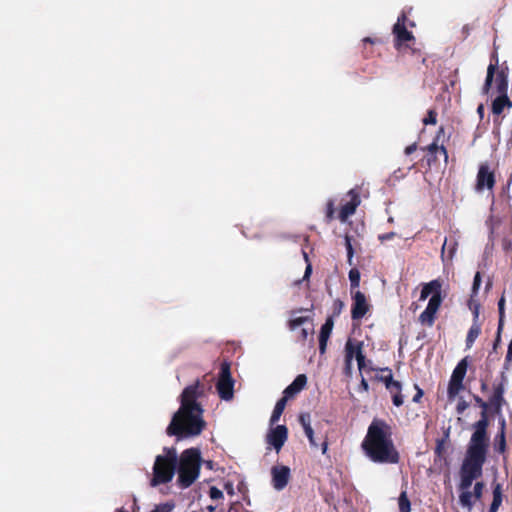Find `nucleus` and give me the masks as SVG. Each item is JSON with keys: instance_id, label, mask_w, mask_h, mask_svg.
Returning a JSON list of instances; mask_svg holds the SVG:
<instances>
[{"instance_id": "72a5a7b5", "label": "nucleus", "mask_w": 512, "mask_h": 512, "mask_svg": "<svg viewBox=\"0 0 512 512\" xmlns=\"http://www.w3.org/2000/svg\"><path fill=\"white\" fill-rule=\"evenodd\" d=\"M308 320V317L304 316L292 317L288 321V327L290 330H296L297 328L301 327L304 323L308 322Z\"/></svg>"}, {"instance_id": "473e14b6", "label": "nucleus", "mask_w": 512, "mask_h": 512, "mask_svg": "<svg viewBox=\"0 0 512 512\" xmlns=\"http://www.w3.org/2000/svg\"><path fill=\"white\" fill-rule=\"evenodd\" d=\"M349 280H350V286H351V292L354 291V289L358 288L360 285V271L357 268H352L349 271Z\"/></svg>"}, {"instance_id": "680f3d73", "label": "nucleus", "mask_w": 512, "mask_h": 512, "mask_svg": "<svg viewBox=\"0 0 512 512\" xmlns=\"http://www.w3.org/2000/svg\"><path fill=\"white\" fill-rule=\"evenodd\" d=\"M206 510H207L208 512H215L216 507H215V506H213V505H208V506L206 507Z\"/></svg>"}, {"instance_id": "4468645a", "label": "nucleus", "mask_w": 512, "mask_h": 512, "mask_svg": "<svg viewBox=\"0 0 512 512\" xmlns=\"http://www.w3.org/2000/svg\"><path fill=\"white\" fill-rule=\"evenodd\" d=\"M444 128L440 127L438 134L443 133ZM439 135H437L436 139L427 147L423 148V150L427 151V154L425 156L426 163L429 167H432L438 162V154H441L444 158V161H448V152L447 149L441 145L439 146L438 141Z\"/></svg>"}, {"instance_id": "5fc2aeb1", "label": "nucleus", "mask_w": 512, "mask_h": 512, "mask_svg": "<svg viewBox=\"0 0 512 512\" xmlns=\"http://www.w3.org/2000/svg\"><path fill=\"white\" fill-rule=\"evenodd\" d=\"M393 236H394V233H393V232H391V233H387V234L380 235V236H379V239H380L381 241H384V240H390V239H392V238H393Z\"/></svg>"}, {"instance_id": "052dcab7", "label": "nucleus", "mask_w": 512, "mask_h": 512, "mask_svg": "<svg viewBox=\"0 0 512 512\" xmlns=\"http://www.w3.org/2000/svg\"><path fill=\"white\" fill-rule=\"evenodd\" d=\"M487 389H488V385H487V383H486V382H484V381H483V382L481 383V391H482V392H485Z\"/></svg>"}, {"instance_id": "a878e982", "label": "nucleus", "mask_w": 512, "mask_h": 512, "mask_svg": "<svg viewBox=\"0 0 512 512\" xmlns=\"http://www.w3.org/2000/svg\"><path fill=\"white\" fill-rule=\"evenodd\" d=\"M481 333V326L479 323H473L468 330L466 337V347L471 348Z\"/></svg>"}, {"instance_id": "a18cd8bd", "label": "nucleus", "mask_w": 512, "mask_h": 512, "mask_svg": "<svg viewBox=\"0 0 512 512\" xmlns=\"http://www.w3.org/2000/svg\"><path fill=\"white\" fill-rule=\"evenodd\" d=\"M311 273H312V265L310 263H308L307 266H306L303 278L299 279V280H296L294 282V285H300L303 281H308Z\"/></svg>"}, {"instance_id": "ea45409f", "label": "nucleus", "mask_w": 512, "mask_h": 512, "mask_svg": "<svg viewBox=\"0 0 512 512\" xmlns=\"http://www.w3.org/2000/svg\"><path fill=\"white\" fill-rule=\"evenodd\" d=\"M484 486L483 482H476L474 484L473 492H471L472 498L474 497L475 500H479L482 497Z\"/></svg>"}, {"instance_id": "412c9836", "label": "nucleus", "mask_w": 512, "mask_h": 512, "mask_svg": "<svg viewBox=\"0 0 512 512\" xmlns=\"http://www.w3.org/2000/svg\"><path fill=\"white\" fill-rule=\"evenodd\" d=\"M386 390L390 393L393 405L400 407L404 403V396L402 394V384L400 381H395Z\"/></svg>"}, {"instance_id": "39448f33", "label": "nucleus", "mask_w": 512, "mask_h": 512, "mask_svg": "<svg viewBox=\"0 0 512 512\" xmlns=\"http://www.w3.org/2000/svg\"><path fill=\"white\" fill-rule=\"evenodd\" d=\"M432 295L425 310L419 315V322L423 325L432 327L436 320L437 312L442 304V281L434 279L424 283L420 293V300L423 301Z\"/></svg>"}, {"instance_id": "bb28decb", "label": "nucleus", "mask_w": 512, "mask_h": 512, "mask_svg": "<svg viewBox=\"0 0 512 512\" xmlns=\"http://www.w3.org/2000/svg\"><path fill=\"white\" fill-rule=\"evenodd\" d=\"M287 401L286 399H284L283 397H281L277 402H276V405L273 409V412H272V415H271V418H270V423L271 424H274L276 422L279 421L285 407H286V404H287Z\"/></svg>"}, {"instance_id": "338daca9", "label": "nucleus", "mask_w": 512, "mask_h": 512, "mask_svg": "<svg viewBox=\"0 0 512 512\" xmlns=\"http://www.w3.org/2000/svg\"><path fill=\"white\" fill-rule=\"evenodd\" d=\"M242 512H250V511L243 509Z\"/></svg>"}, {"instance_id": "4d7b16f0", "label": "nucleus", "mask_w": 512, "mask_h": 512, "mask_svg": "<svg viewBox=\"0 0 512 512\" xmlns=\"http://www.w3.org/2000/svg\"><path fill=\"white\" fill-rule=\"evenodd\" d=\"M327 450H328V442H327V439H325L322 444H321V451H322V454H326L327 453Z\"/></svg>"}, {"instance_id": "f03ea898", "label": "nucleus", "mask_w": 512, "mask_h": 512, "mask_svg": "<svg viewBox=\"0 0 512 512\" xmlns=\"http://www.w3.org/2000/svg\"><path fill=\"white\" fill-rule=\"evenodd\" d=\"M361 447L374 463L397 464L400 461L399 452L392 439V427L385 420L373 419Z\"/></svg>"}, {"instance_id": "3c124183", "label": "nucleus", "mask_w": 512, "mask_h": 512, "mask_svg": "<svg viewBox=\"0 0 512 512\" xmlns=\"http://www.w3.org/2000/svg\"><path fill=\"white\" fill-rule=\"evenodd\" d=\"M470 309L473 312V323H478L479 318V304H475L474 307H472L471 303L469 304Z\"/></svg>"}, {"instance_id": "f257e3e1", "label": "nucleus", "mask_w": 512, "mask_h": 512, "mask_svg": "<svg viewBox=\"0 0 512 512\" xmlns=\"http://www.w3.org/2000/svg\"><path fill=\"white\" fill-rule=\"evenodd\" d=\"M205 391V384L200 380L184 388L180 396V407L166 429L169 436L190 437L201 434L206 423L197 399L203 397Z\"/></svg>"}, {"instance_id": "f3484780", "label": "nucleus", "mask_w": 512, "mask_h": 512, "mask_svg": "<svg viewBox=\"0 0 512 512\" xmlns=\"http://www.w3.org/2000/svg\"><path fill=\"white\" fill-rule=\"evenodd\" d=\"M504 393L505 386L503 381L493 385V393L489 397L488 404L489 409H492L496 414L501 412L502 406L505 404Z\"/></svg>"}, {"instance_id": "49530a36", "label": "nucleus", "mask_w": 512, "mask_h": 512, "mask_svg": "<svg viewBox=\"0 0 512 512\" xmlns=\"http://www.w3.org/2000/svg\"><path fill=\"white\" fill-rule=\"evenodd\" d=\"M468 407H469V403L463 399H460L456 406L457 414H463Z\"/></svg>"}, {"instance_id": "aec40b11", "label": "nucleus", "mask_w": 512, "mask_h": 512, "mask_svg": "<svg viewBox=\"0 0 512 512\" xmlns=\"http://www.w3.org/2000/svg\"><path fill=\"white\" fill-rule=\"evenodd\" d=\"M334 326L333 316L327 317L325 323L322 325L319 334V351L324 354L326 351L327 341L332 333Z\"/></svg>"}, {"instance_id": "f704fd0d", "label": "nucleus", "mask_w": 512, "mask_h": 512, "mask_svg": "<svg viewBox=\"0 0 512 512\" xmlns=\"http://www.w3.org/2000/svg\"><path fill=\"white\" fill-rule=\"evenodd\" d=\"M496 449L499 453H504L506 450V439L505 433L503 431H499L496 436Z\"/></svg>"}, {"instance_id": "c85d7f7f", "label": "nucleus", "mask_w": 512, "mask_h": 512, "mask_svg": "<svg viewBox=\"0 0 512 512\" xmlns=\"http://www.w3.org/2000/svg\"><path fill=\"white\" fill-rule=\"evenodd\" d=\"M381 372L385 374L377 376V380L382 382L385 385V388H389V386L396 381L393 378L392 370L388 367H385L381 369Z\"/></svg>"}, {"instance_id": "de8ad7c7", "label": "nucleus", "mask_w": 512, "mask_h": 512, "mask_svg": "<svg viewBox=\"0 0 512 512\" xmlns=\"http://www.w3.org/2000/svg\"><path fill=\"white\" fill-rule=\"evenodd\" d=\"M414 388L416 390V394L414 395L412 401L415 402V403H420L423 395H424V392L423 390L419 387L418 384H414Z\"/></svg>"}, {"instance_id": "cd10ccee", "label": "nucleus", "mask_w": 512, "mask_h": 512, "mask_svg": "<svg viewBox=\"0 0 512 512\" xmlns=\"http://www.w3.org/2000/svg\"><path fill=\"white\" fill-rule=\"evenodd\" d=\"M356 356V344L349 339L345 344V364L346 368L350 369L352 359Z\"/></svg>"}, {"instance_id": "1a4fd4ad", "label": "nucleus", "mask_w": 512, "mask_h": 512, "mask_svg": "<svg viewBox=\"0 0 512 512\" xmlns=\"http://www.w3.org/2000/svg\"><path fill=\"white\" fill-rule=\"evenodd\" d=\"M216 389L223 400H231L234 396V380L231 376V365L227 361L221 363Z\"/></svg>"}, {"instance_id": "7c9ffc66", "label": "nucleus", "mask_w": 512, "mask_h": 512, "mask_svg": "<svg viewBox=\"0 0 512 512\" xmlns=\"http://www.w3.org/2000/svg\"><path fill=\"white\" fill-rule=\"evenodd\" d=\"M400 512H411V503L407 496L406 491H402L398 499Z\"/></svg>"}, {"instance_id": "58836bf2", "label": "nucleus", "mask_w": 512, "mask_h": 512, "mask_svg": "<svg viewBox=\"0 0 512 512\" xmlns=\"http://www.w3.org/2000/svg\"><path fill=\"white\" fill-rule=\"evenodd\" d=\"M175 507L173 502H166L156 505L151 512H172Z\"/></svg>"}, {"instance_id": "9d476101", "label": "nucleus", "mask_w": 512, "mask_h": 512, "mask_svg": "<svg viewBox=\"0 0 512 512\" xmlns=\"http://www.w3.org/2000/svg\"><path fill=\"white\" fill-rule=\"evenodd\" d=\"M407 15L405 11H402L398 16L396 23L393 26L394 34V46L397 50H400L402 45L406 42L414 41L415 37L412 32L406 28Z\"/></svg>"}, {"instance_id": "a211bd4d", "label": "nucleus", "mask_w": 512, "mask_h": 512, "mask_svg": "<svg viewBox=\"0 0 512 512\" xmlns=\"http://www.w3.org/2000/svg\"><path fill=\"white\" fill-rule=\"evenodd\" d=\"M348 196L350 197V200L341 206L338 214V218L342 222H345L351 215H353L357 207L360 205V197L357 192L350 190Z\"/></svg>"}, {"instance_id": "0e129e2a", "label": "nucleus", "mask_w": 512, "mask_h": 512, "mask_svg": "<svg viewBox=\"0 0 512 512\" xmlns=\"http://www.w3.org/2000/svg\"><path fill=\"white\" fill-rule=\"evenodd\" d=\"M477 111H478V113H479L480 115H482V114H483V111H484V107H483V105H479V106H478V108H477Z\"/></svg>"}, {"instance_id": "c9c22d12", "label": "nucleus", "mask_w": 512, "mask_h": 512, "mask_svg": "<svg viewBox=\"0 0 512 512\" xmlns=\"http://www.w3.org/2000/svg\"><path fill=\"white\" fill-rule=\"evenodd\" d=\"M345 247L347 250V262L349 265L353 264L354 249L349 235L345 236Z\"/></svg>"}, {"instance_id": "6e6d98bb", "label": "nucleus", "mask_w": 512, "mask_h": 512, "mask_svg": "<svg viewBox=\"0 0 512 512\" xmlns=\"http://www.w3.org/2000/svg\"><path fill=\"white\" fill-rule=\"evenodd\" d=\"M360 387L364 390V391H368L369 390V384L368 382L365 380V378H362L361 382H360Z\"/></svg>"}, {"instance_id": "603ef678", "label": "nucleus", "mask_w": 512, "mask_h": 512, "mask_svg": "<svg viewBox=\"0 0 512 512\" xmlns=\"http://www.w3.org/2000/svg\"><path fill=\"white\" fill-rule=\"evenodd\" d=\"M417 150V143H412L410 145H408L406 148H405V154L406 155H411L412 153H414L415 151Z\"/></svg>"}, {"instance_id": "37998d69", "label": "nucleus", "mask_w": 512, "mask_h": 512, "mask_svg": "<svg viewBox=\"0 0 512 512\" xmlns=\"http://www.w3.org/2000/svg\"><path fill=\"white\" fill-rule=\"evenodd\" d=\"M344 308V302L340 299H336L333 302V317L339 316Z\"/></svg>"}, {"instance_id": "393cba45", "label": "nucleus", "mask_w": 512, "mask_h": 512, "mask_svg": "<svg viewBox=\"0 0 512 512\" xmlns=\"http://www.w3.org/2000/svg\"><path fill=\"white\" fill-rule=\"evenodd\" d=\"M502 504V487L500 484H496L493 488V500L489 507L488 512H497Z\"/></svg>"}, {"instance_id": "4be33fe9", "label": "nucleus", "mask_w": 512, "mask_h": 512, "mask_svg": "<svg viewBox=\"0 0 512 512\" xmlns=\"http://www.w3.org/2000/svg\"><path fill=\"white\" fill-rule=\"evenodd\" d=\"M506 107H512V101L508 95H499L493 100L491 110L493 114L500 115Z\"/></svg>"}, {"instance_id": "8fccbe9b", "label": "nucleus", "mask_w": 512, "mask_h": 512, "mask_svg": "<svg viewBox=\"0 0 512 512\" xmlns=\"http://www.w3.org/2000/svg\"><path fill=\"white\" fill-rule=\"evenodd\" d=\"M312 332V328H302L300 331L299 341L305 342L309 336V334Z\"/></svg>"}, {"instance_id": "f8f14e48", "label": "nucleus", "mask_w": 512, "mask_h": 512, "mask_svg": "<svg viewBox=\"0 0 512 512\" xmlns=\"http://www.w3.org/2000/svg\"><path fill=\"white\" fill-rule=\"evenodd\" d=\"M473 399L475 403L482 409V411L481 418L473 425L474 432L471 437H475L477 434H480V439L489 440L487 436V428L489 426V404L478 395H473Z\"/></svg>"}, {"instance_id": "9b49d317", "label": "nucleus", "mask_w": 512, "mask_h": 512, "mask_svg": "<svg viewBox=\"0 0 512 512\" xmlns=\"http://www.w3.org/2000/svg\"><path fill=\"white\" fill-rule=\"evenodd\" d=\"M496 183L495 171L488 162L481 163L476 176L475 189L481 192L485 189L493 190Z\"/></svg>"}, {"instance_id": "7ed1b4c3", "label": "nucleus", "mask_w": 512, "mask_h": 512, "mask_svg": "<svg viewBox=\"0 0 512 512\" xmlns=\"http://www.w3.org/2000/svg\"><path fill=\"white\" fill-rule=\"evenodd\" d=\"M489 440L480 439V434L471 437L467 455L460 469V482L458 489L459 503L463 508L472 510L474 501L469 491L473 481L482 476V467L486 460Z\"/></svg>"}, {"instance_id": "4c0bfd02", "label": "nucleus", "mask_w": 512, "mask_h": 512, "mask_svg": "<svg viewBox=\"0 0 512 512\" xmlns=\"http://www.w3.org/2000/svg\"><path fill=\"white\" fill-rule=\"evenodd\" d=\"M437 123V112L434 109H430L427 112L426 117L423 118V124L427 125H435Z\"/></svg>"}, {"instance_id": "bf43d9fd", "label": "nucleus", "mask_w": 512, "mask_h": 512, "mask_svg": "<svg viewBox=\"0 0 512 512\" xmlns=\"http://www.w3.org/2000/svg\"><path fill=\"white\" fill-rule=\"evenodd\" d=\"M499 425H500V431H503L505 433L506 423H505V419L504 418H502L499 421Z\"/></svg>"}, {"instance_id": "dca6fc26", "label": "nucleus", "mask_w": 512, "mask_h": 512, "mask_svg": "<svg viewBox=\"0 0 512 512\" xmlns=\"http://www.w3.org/2000/svg\"><path fill=\"white\" fill-rule=\"evenodd\" d=\"M288 437V429L285 425H278L271 429L267 434V443L270 444L276 452H279L285 444Z\"/></svg>"}, {"instance_id": "a19ab883", "label": "nucleus", "mask_w": 512, "mask_h": 512, "mask_svg": "<svg viewBox=\"0 0 512 512\" xmlns=\"http://www.w3.org/2000/svg\"><path fill=\"white\" fill-rule=\"evenodd\" d=\"M305 435L307 436L311 447L318 448L319 445L315 439L314 431H313L311 425H307Z\"/></svg>"}, {"instance_id": "b1692460", "label": "nucleus", "mask_w": 512, "mask_h": 512, "mask_svg": "<svg viewBox=\"0 0 512 512\" xmlns=\"http://www.w3.org/2000/svg\"><path fill=\"white\" fill-rule=\"evenodd\" d=\"M505 292L502 293L499 301H498V313H499V321H498V329H497V340H500V334L504 326L505 321Z\"/></svg>"}, {"instance_id": "423d86ee", "label": "nucleus", "mask_w": 512, "mask_h": 512, "mask_svg": "<svg viewBox=\"0 0 512 512\" xmlns=\"http://www.w3.org/2000/svg\"><path fill=\"white\" fill-rule=\"evenodd\" d=\"M164 454L157 455L153 465V476L150 485L155 487L172 481L177 466V450L174 447H164Z\"/></svg>"}, {"instance_id": "20e7f679", "label": "nucleus", "mask_w": 512, "mask_h": 512, "mask_svg": "<svg viewBox=\"0 0 512 512\" xmlns=\"http://www.w3.org/2000/svg\"><path fill=\"white\" fill-rule=\"evenodd\" d=\"M201 465V451L197 447L187 448L180 455L177 454V486L181 489L191 487L200 476Z\"/></svg>"}, {"instance_id": "ddd939ff", "label": "nucleus", "mask_w": 512, "mask_h": 512, "mask_svg": "<svg viewBox=\"0 0 512 512\" xmlns=\"http://www.w3.org/2000/svg\"><path fill=\"white\" fill-rule=\"evenodd\" d=\"M351 318L353 321L361 320L370 310V304L363 292L352 291Z\"/></svg>"}, {"instance_id": "69168bd1", "label": "nucleus", "mask_w": 512, "mask_h": 512, "mask_svg": "<svg viewBox=\"0 0 512 512\" xmlns=\"http://www.w3.org/2000/svg\"><path fill=\"white\" fill-rule=\"evenodd\" d=\"M115 512H128L127 510H125L123 507L122 508H118L116 509Z\"/></svg>"}, {"instance_id": "13d9d810", "label": "nucleus", "mask_w": 512, "mask_h": 512, "mask_svg": "<svg viewBox=\"0 0 512 512\" xmlns=\"http://www.w3.org/2000/svg\"><path fill=\"white\" fill-rule=\"evenodd\" d=\"M202 464H204L208 469H213V461L211 460L204 461L202 459Z\"/></svg>"}, {"instance_id": "2eb2a0df", "label": "nucleus", "mask_w": 512, "mask_h": 512, "mask_svg": "<svg viewBox=\"0 0 512 512\" xmlns=\"http://www.w3.org/2000/svg\"><path fill=\"white\" fill-rule=\"evenodd\" d=\"M272 485L273 487L281 491L283 490L290 479V468L284 465H276L271 469Z\"/></svg>"}, {"instance_id": "5701e85b", "label": "nucleus", "mask_w": 512, "mask_h": 512, "mask_svg": "<svg viewBox=\"0 0 512 512\" xmlns=\"http://www.w3.org/2000/svg\"><path fill=\"white\" fill-rule=\"evenodd\" d=\"M457 247H458V243L455 239L445 238L444 243L442 245V249H441L442 260L445 261L446 253H447V259L452 260L453 256L455 255V253L457 251Z\"/></svg>"}, {"instance_id": "c03bdc74", "label": "nucleus", "mask_w": 512, "mask_h": 512, "mask_svg": "<svg viewBox=\"0 0 512 512\" xmlns=\"http://www.w3.org/2000/svg\"><path fill=\"white\" fill-rule=\"evenodd\" d=\"M480 285H481V274H480V272H476L474 279H473V284H472V294L473 295H476L478 293Z\"/></svg>"}, {"instance_id": "09e8293b", "label": "nucleus", "mask_w": 512, "mask_h": 512, "mask_svg": "<svg viewBox=\"0 0 512 512\" xmlns=\"http://www.w3.org/2000/svg\"><path fill=\"white\" fill-rule=\"evenodd\" d=\"M299 421L304 429V432L306 431L307 425H310V415L309 414H301L299 416Z\"/></svg>"}, {"instance_id": "e2e57ef3", "label": "nucleus", "mask_w": 512, "mask_h": 512, "mask_svg": "<svg viewBox=\"0 0 512 512\" xmlns=\"http://www.w3.org/2000/svg\"><path fill=\"white\" fill-rule=\"evenodd\" d=\"M364 43H371L373 44L374 43V40L371 39L370 37H366L364 40H363Z\"/></svg>"}, {"instance_id": "c756f323", "label": "nucleus", "mask_w": 512, "mask_h": 512, "mask_svg": "<svg viewBox=\"0 0 512 512\" xmlns=\"http://www.w3.org/2000/svg\"><path fill=\"white\" fill-rule=\"evenodd\" d=\"M435 455L440 460H446V438L436 440Z\"/></svg>"}, {"instance_id": "6ab92c4d", "label": "nucleus", "mask_w": 512, "mask_h": 512, "mask_svg": "<svg viewBox=\"0 0 512 512\" xmlns=\"http://www.w3.org/2000/svg\"><path fill=\"white\" fill-rule=\"evenodd\" d=\"M307 384V377L305 374H299L293 380V382L288 385L283 391V398L289 400L295 397L300 391L304 389Z\"/></svg>"}, {"instance_id": "864d4df0", "label": "nucleus", "mask_w": 512, "mask_h": 512, "mask_svg": "<svg viewBox=\"0 0 512 512\" xmlns=\"http://www.w3.org/2000/svg\"><path fill=\"white\" fill-rule=\"evenodd\" d=\"M489 222L491 223V230L493 231L495 225H499L501 223V220H500V218L491 216L489 219Z\"/></svg>"}, {"instance_id": "6e6552de", "label": "nucleus", "mask_w": 512, "mask_h": 512, "mask_svg": "<svg viewBox=\"0 0 512 512\" xmlns=\"http://www.w3.org/2000/svg\"><path fill=\"white\" fill-rule=\"evenodd\" d=\"M468 365L469 356H465L454 368L447 388V396L450 401H453L460 391L464 389L463 380L466 376Z\"/></svg>"}, {"instance_id": "e433bc0d", "label": "nucleus", "mask_w": 512, "mask_h": 512, "mask_svg": "<svg viewBox=\"0 0 512 512\" xmlns=\"http://www.w3.org/2000/svg\"><path fill=\"white\" fill-rule=\"evenodd\" d=\"M335 218V206L334 201L329 200L326 204V215L325 220L327 223H330Z\"/></svg>"}, {"instance_id": "2f4dec72", "label": "nucleus", "mask_w": 512, "mask_h": 512, "mask_svg": "<svg viewBox=\"0 0 512 512\" xmlns=\"http://www.w3.org/2000/svg\"><path fill=\"white\" fill-rule=\"evenodd\" d=\"M363 342L359 341L356 343V361L358 364V369L361 371L365 367V355L363 354Z\"/></svg>"}, {"instance_id": "0eeeda50", "label": "nucleus", "mask_w": 512, "mask_h": 512, "mask_svg": "<svg viewBox=\"0 0 512 512\" xmlns=\"http://www.w3.org/2000/svg\"><path fill=\"white\" fill-rule=\"evenodd\" d=\"M492 59H494L495 62L490 63L487 68V75H486L485 83L483 85V93L488 94L489 90L491 89L493 79L495 76V84H496L497 92L499 93V95H507L508 74L504 69L497 71V64H498L497 54H493Z\"/></svg>"}, {"instance_id": "79ce46f5", "label": "nucleus", "mask_w": 512, "mask_h": 512, "mask_svg": "<svg viewBox=\"0 0 512 512\" xmlns=\"http://www.w3.org/2000/svg\"><path fill=\"white\" fill-rule=\"evenodd\" d=\"M209 496L213 500H219L224 498L223 492L216 486H211L209 489Z\"/></svg>"}]
</instances>
